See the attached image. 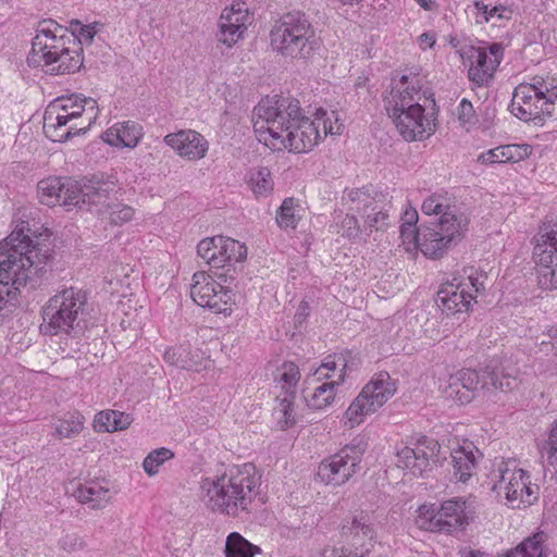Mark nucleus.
Returning <instances> with one entry per match:
<instances>
[{
    "mask_svg": "<svg viewBox=\"0 0 557 557\" xmlns=\"http://www.w3.org/2000/svg\"><path fill=\"white\" fill-rule=\"evenodd\" d=\"M251 24V15L245 3H233L225 8L219 18L216 40L226 48H233L242 40Z\"/></svg>",
    "mask_w": 557,
    "mask_h": 557,
    "instance_id": "obj_22",
    "label": "nucleus"
},
{
    "mask_svg": "<svg viewBox=\"0 0 557 557\" xmlns=\"http://www.w3.org/2000/svg\"><path fill=\"white\" fill-rule=\"evenodd\" d=\"M374 413H376L375 410L360 396L356 395L342 413L339 422L345 430H355Z\"/></svg>",
    "mask_w": 557,
    "mask_h": 557,
    "instance_id": "obj_37",
    "label": "nucleus"
},
{
    "mask_svg": "<svg viewBox=\"0 0 557 557\" xmlns=\"http://www.w3.org/2000/svg\"><path fill=\"white\" fill-rule=\"evenodd\" d=\"M75 37L69 28L60 25L51 18L38 22L36 36L32 41V50L27 57V63L33 67H45L54 61L66 46L74 44Z\"/></svg>",
    "mask_w": 557,
    "mask_h": 557,
    "instance_id": "obj_13",
    "label": "nucleus"
},
{
    "mask_svg": "<svg viewBox=\"0 0 557 557\" xmlns=\"http://www.w3.org/2000/svg\"><path fill=\"white\" fill-rule=\"evenodd\" d=\"M135 213V210L131 207L123 206L120 210L111 213V219L114 223H123L129 221Z\"/></svg>",
    "mask_w": 557,
    "mask_h": 557,
    "instance_id": "obj_55",
    "label": "nucleus"
},
{
    "mask_svg": "<svg viewBox=\"0 0 557 557\" xmlns=\"http://www.w3.org/2000/svg\"><path fill=\"white\" fill-rule=\"evenodd\" d=\"M84 423L85 418L82 413L70 412L55 422L52 435L59 440L76 437L83 431Z\"/></svg>",
    "mask_w": 557,
    "mask_h": 557,
    "instance_id": "obj_44",
    "label": "nucleus"
},
{
    "mask_svg": "<svg viewBox=\"0 0 557 557\" xmlns=\"http://www.w3.org/2000/svg\"><path fill=\"white\" fill-rule=\"evenodd\" d=\"M59 547L64 552L73 553L83 549L85 542L76 533H66L59 540Z\"/></svg>",
    "mask_w": 557,
    "mask_h": 557,
    "instance_id": "obj_51",
    "label": "nucleus"
},
{
    "mask_svg": "<svg viewBox=\"0 0 557 557\" xmlns=\"http://www.w3.org/2000/svg\"><path fill=\"white\" fill-rule=\"evenodd\" d=\"M174 453L166 448V447H160L152 451H150L144 461L141 462V466L145 470V472L152 476L160 472L161 467L169 460H172L174 458Z\"/></svg>",
    "mask_w": 557,
    "mask_h": 557,
    "instance_id": "obj_47",
    "label": "nucleus"
},
{
    "mask_svg": "<svg viewBox=\"0 0 557 557\" xmlns=\"http://www.w3.org/2000/svg\"><path fill=\"white\" fill-rule=\"evenodd\" d=\"M304 214V208L296 198H286L283 200L276 212V223L281 230L294 231Z\"/></svg>",
    "mask_w": 557,
    "mask_h": 557,
    "instance_id": "obj_39",
    "label": "nucleus"
},
{
    "mask_svg": "<svg viewBox=\"0 0 557 557\" xmlns=\"http://www.w3.org/2000/svg\"><path fill=\"white\" fill-rule=\"evenodd\" d=\"M445 459L440 444L424 435H413L396 446V465L413 476H423Z\"/></svg>",
    "mask_w": 557,
    "mask_h": 557,
    "instance_id": "obj_12",
    "label": "nucleus"
},
{
    "mask_svg": "<svg viewBox=\"0 0 557 557\" xmlns=\"http://www.w3.org/2000/svg\"><path fill=\"white\" fill-rule=\"evenodd\" d=\"M429 98L418 75H401L394 81L386 110L406 141H422L436 131V113L429 110Z\"/></svg>",
    "mask_w": 557,
    "mask_h": 557,
    "instance_id": "obj_3",
    "label": "nucleus"
},
{
    "mask_svg": "<svg viewBox=\"0 0 557 557\" xmlns=\"http://www.w3.org/2000/svg\"><path fill=\"white\" fill-rule=\"evenodd\" d=\"M190 297L200 307L228 317L236 305L235 293L221 285L206 271L196 272L190 285Z\"/></svg>",
    "mask_w": 557,
    "mask_h": 557,
    "instance_id": "obj_17",
    "label": "nucleus"
},
{
    "mask_svg": "<svg viewBox=\"0 0 557 557\" xmlns=\"http://www.w3.org/2000/svg\"><path fill=\"white\" fill-rule=\"evenodd\" d=\"M132 422L133 418L131 414L119 410L107 409L95 416L92 426L98 433H112L127 429Z\"/></svg>",
    "mask_w": 557,
    "mask_h": 557,
    "instance_id": "obj_36",
    "label": "nucleus"
},
{
    "mask_svg": "<svg viewBox=\"0 0 557 557\" xmlns=\"http://www.w3.org/2000/svg\"><path fill=\"white\" fill-rule=\"evenodd\" d=\"M103 139L110 146L134 148L139 143V128L133 121L117 123L104 133Z\"/></svg>",
    "mask_w": 557,
    "mask_h": 557,
    "instance_id": "obj_35",
    "label": "nucleus"
},
{
    "mask_svg": "<svg viewBox=\"0 0 557 557\" xmlns=\"http://www.w3.org/2000/svg\"><path fill=\"white\" fill-rule=\"evenodd\" d=\"M423 10L432 11L435 9L436 3L433 0H414Z\"/></svg>",
    "mask_w": 557,
    "mask_h": 557,
    "instance_id": "obj_58",
    "label": "nucleus"
},
{
    "mask_svg": "<svg viewBox=\"0 0 557 557\" xmlns=\"http://www.w3.org/2000/svg\"><path fill=\"white\" fill-rule=\"evenodd\" d=\"M371 191V188L347 189L342 198L345 208L364 215L363 232L366 239L373 231L386 227L389 218L386 210L377 209V202Z\"/></svg>",
    "mask_w": 557,
    "mask_h": 557,
    "instance_id": "obj_20",
    "label": "nucleus"
},
{
    "mask_svg": "<svg viewBox=\"0 0 557 557\" xmlns=\"http://www.w3.org/2000/svg\"><path fill=\"white\" fill-rule=\"evenodd\" d=\"M87 295L79 288L67 287L53 295L42 307L40 332L44 335L76 336L82 331V314Z\"/></svg>",
    "mask_w": 557,
    "mask_h": 557,
    "instance_id": "obj_6",
    "label": "nucleus"
},
{
    "mask_svg": "<svg viewBox=\"0 0 557 557\" xmlns=\"http://www.w3.org/2000/svg\"><path fill=\"white\" fill-rule=\"evenodd\" d=\"M548 447V462L557 473V419L549 431Z\"/></svg>",
    "mask_w": 557,
    "mask_h": 557,
    "instance_id": "obj_52",
    "label": "nucleus"
},
{
    "mask_svg": "<svg viewBox=\"0 0 557 557\" xmlns=\"http://www.w3.org/2000/svg\"><path fill=\"white\" fill-rule=\"evenodd\" d=\"M70 188L75 190V199L78 200L77 208L85 205L103 203L110 196L116 193V182L104 174H94L89 178L71 183Z\"/></svg>",
    "mask_w": 557,
    "mask_h": 557,
    "instance_id": "obj_24",
    "label": "nucleus"
},
{
    "mask_svg": "<svg viewBox=\"0 0 557 557\" xmlns=\"http://www.w3.org/2000/svg\"><path fill=\"white\" fill-rule=\"evenodd\" d=\"M469 79L478 85L487 84L504 58V47L502 44L494 42L487 48H471L469 51Z\"/></svg>",
    "mask_w": 557,
    "mask_h": 557,
    "instance_id": "obj_23",
    "label": "nucleus"
},
{
    "mask_svg": "<svg viewBox=\"0 0 557 557\" xmlns=\"http://www.w3.org/2000/svg\"><path fill=\"white\" fill-rule=\"evenodd\" d=\"M272 418L277 430L286 431L294 428L298 422L295 397H281L278 395L276 397V405L273 408Z\"/></svg>",
    "mask_w": 557,
    "mask_h": 557,
    "instance_id": "obj_38",
    "label": "nucleus"
},
{
    "mask_svg": "<svg viewBox=\"0 0 557 557\" xmlns=\"http://www.w3.org/2000/svg\"><path fill=\"white\" fill-rule=\"evenodd\" d=\"M346 379V360L341 355L327 356L312 373L310 384H314L305 397L312 410L322 411L336 400L337 389Z\"/></svg>",
    "mask_w": 557,
    "mask_h": 557,
    "instance_id": "obj_11",
    "label": "nucleus"
},
{
    "mask_svg": "<svg viewBox=\"0 0 557 557\" xmlns=\"http://www.w3.org/2000/svg\"><path fill=\"white\" fill-rule=\"evenodd\" d=\"M482 376L480 372L471 369H461L454 374H450V387L448 389L449 394L457 395V392H454V386L461 384L462 393H459V397L461 398V405L469 404L475 397V393L481 385Z\"/></svg>",
    "mask_w": 557,
    "mask_h": 557,
    "instance_id": "obj_34",
    "label": "nucleus"
},
{
    "mask_svg": "<svg viewBox=\"0 0 557 557\" xmlns=\"http://www.w3.org/2000/svg\"><path fill=\"white\" fill-rule=\"evenodd\" d=\"M71 183H75V180L60 176H50L41 180L37 186L39 201L49 207L55 205L67 208L77 206L78 200H74L75 190L70 188Z\"/></svg>",
    "mask_w": 557,
    "mask_h": 557,
    "instance_id": "obj_25",
    "label": "nucleus"
},
{
    "mask_svg": "<svg viewBox=\"0 0 557 557\" xmlns=\"http://www.w3.org/2000/svg\"><path fill=\"white\" fill-rule=\"evenodd\" d=\"M532 153V147L528 144H508L481 152L478 162L483 165L503 163H517L527 159Z\"/></svg>",
    "mask_w": 557,
    "mask_h": 557,
    "instance_id": "obj_30",
    "label": "nucleus"
},
{
    "mask_svg": "<svg viewBox=\"0 0 557 557\" xmlns=\"http://www.w3.org/2000/svg\"><path fill=\"white\" fill-rule=\"evenodd\" d=\"M557 101V75H536L519 84L512 95L511 113L525 122L542 123Z\"/></svg>",
    "mask_w": 557,
    "mask_h": 557,
    "instance_id": "obj_5",
    "label": "nucleus"
},
{
    "mask_svg": "<svg viewBox=\"0 0 557 557\" xmlns=\"http://www.w3.org/2000/svg\"><path fill=\"white\" fill-rule=\"evenodd\" d=\"M346 210L347 212L345 214L343 212H338L334 218L333 227H335L336 233L352 242H366L363 227L361 228L359 226L358 220L355 216V213L358 212L349 211L347 208Z\"/></svg>",
    "mask_w": 557,
    "mask_h": 557,
    "instance_id": "obj_41",
    "label": "nucleus"
},
{
    "mask_svg": "<svg viewBox=\"0 0 557 557\" xmlns=\"http://www.w3.org/2000/svg\"><path fill=\"white\" fill-rule=\"evenodd\" d=\"M479 450L469 440H458L450 448L453 476L456 481L466 483L473 475Z\"/></svg>",
    "mask_w": 557,
    "mask_h": 557,
    "instance_id": "obj_28",
    "label": "nucleus"
},
{
    "mask_svg": "<svg viewBox=\"0 0 557 557\" xmlns=\"http://www.w3.org/2000/svg\"><path fill=\"white\" fill-rule=\"evenodd\" d=\"M418 219L417 210L408 206L403 212L400 226L417 227Z\"/></svg>",
    "mask_w": 557,
    "mask_h": 557,
    "instance_id": "obj_54",
    "label": "nucleus"
},
{
    "mask_svg": "<svg viewBox=\"0 0 557 557\" xmlns=\"http://www.w3.org/2000/svg\"><path fill=\"white\" fill-rule=\"evenodd\" d=\"M467 226L468 220L465 216L444 214L434 227L422 231L420 251L428 258H441L461 240Z\"/></svg>",
    "mask_w": 557,
    "mask_h": 557,
    "instance_id": "obj_15",
    "label": "nucleus"
},
{
    "mask_svg": "<svg viewBox=\"0 0 557 557\" xmlns=\"http://www.w3.org/2000/svg\"><path fill=\"white\" fill-rule=\"evenodd\" d=\"M461 557H487V555L480 550L465 549L461 552Z\"/></svg>",
    "mask_w": 557,
    "mask_h": 557,
    "instance_id": "obj_59",
    "label": "nucleus"
},
{
    "mask_svg": "<svg viewBox=\"0 0 557 557\" xmlns=\"http://www.w3.org/2000/svg\"><path fill=\"white\" fill-rule=\"evenodd\" d=\"M396 392L397 381L388 372L380 371L371 376L357 395L377 412L394 397Z\"/></svg>",
    "mask_w": 557,
    "mask_h": 557,
    "instance_id": "obj_27",
    "label": "nucleus"
},
{
    "mask_svg": "<svg viewBox=\"0 0 557 557\" xmlns=\"http://www.w3.org/2000/svg\"><path fill=\"white\" fill-rule=\"evenodd\" d=\"M474 18L478 24L493 23L497 24L502 21H509L512 16V9L505 4L490 7L483 1L474 2Z\"/></svg>",
    "mask_w": 557,
    "mask_h": 557,
    "instance_id": "obj_42",
    "label": "nucleus"
},
{
    "mask_svg": "<svg viewBox=\"0 0 557 557\" xmlns=\"http://www.w3.org/2000/svg\"><path fill=\"white\" fill-rule=\"evenodd\" d=\"M547 336L557 342V325H553L546 330Z\"/></svg>",
    "mask_w": 557,
    "mask_h": 557,
    "instance_id": "obj_60",
    "label": "nucleus"
},
{
    "mask_svg": "<svg viewBox=\"0 0 557 557\" xmlns=\"http://www.w3.org/2000/svg\"><path fill=\"white\" fill-rule=\"evenodd\" d=\"M488 480L492 490L498 496H504L512 508L529 507L539 499V485L532 482L530 473L515 459L496 460Z\"/></svg>",
    "mask_w": 557,
    "mask_h": 557,
    "instance_id": "obj_7",
    "label": "nucleus"
},
{
    "mask_svg": "<svg viewBox=\"0 0 557 557\" xmlns=\"http://www.w3.org/2000/svg\"><path fill=\"white\" fill-rule=\"evenodd\" d=\"M224 553L225 557H255L261 553V549L239 533L232 532L226 537Z\"/></svg>",
    "mask_w": 557,
    "mask_h": 557,
    "instance_id": "obj_45",
    "label": "nucleus"
},
{
    "mask_svg": "<svg viewBox=\"0 0 557 557\" xmlns=\"http://www.w3.org/2000/svg\"><path fill=\"white\" fill-rule=\"evenodd\" d=\"M309 310V306L307 302H301L299 306V314H306Z\"/></svg>",
    "mask_w": 557,
    "mask_h": 557,
    "instance_id": "obj_61",
    "label": "nucleus"
},
{
    "mask_svg": "<svg viewBox=\"0 0 557 557\" xmlns=\"http://www.w3.org/2000/svg\"><path fill=\"white\" fill-rule=\"evenodd\" d=\"M97 23L83 25L79 21L74 20L71 22V29L69 32L75 37V41L79 42V47H82L83 44H91L97 34Z\"/></svg>",
    "mask_w": 557,
    "mask_h": 557,
    "instance_id": "obj_48",
    "label": "nucleus"
},
{
    "mask_svg": "<svg viewBox=\"0 0 557 557\" xmlns=\"http://www.w3.org/2000/svg\"><path fill=\"white\" fill-rule=\"evenodd\" d=\"M190 354L191 347L182 344L168 348L164 352V360L176 368L194 372H201L212 368L213 361L203 350L196 349L195 356L198 357V361L188 360Z\"/></svg>",
    "mask_w": 557,
    "mask_h": 557,
    "instance_id": "obj_29",
    "label": "nucleus"
},
{
    "mask_svg": "<svg viewBox=\"0 0 557 557\" xmlns=\"http://www.w3.org/2000/svg\"><path fill=\"white\" fill-rule=\"evenodd\" d=\"M197 253L211 268L225 269L243 262L247 257V247L239 240L218 235L201 239Z\"/></svg>",
    "mask_w": 557,
    "mask_h": 557,
    "instance_id": "obj_19",
    "label": "nucleus"
},
{
    "mask_svg": "<svg viewBox=\"0 0 557 557\" xmlns=\"http://www.w3.org/2000/svg\"><path fill=\"white\" fill-rule=\"evenodd\" d=\"M421 236L422 232H419L417 227L400 226L401 243L408 252L420 250Z\"/></svg>",
    "mask_w": 557,
    "mask_h": 557,
    "instance_id": "obj_49",
    "label": "nucleus"
},
{
    "mask_svg": "<svg viewBox=\"0 0 557 557\" xmlns=\"http://www.w3.org/2000/svg\"><path fill=\"white\" fill-rule=\"evenodd\" d=\"M457 117L460 126L466 128L467 131H469L470 127L474 124V109L472 103L467 99H462L459 102L457 107Z\"/></svg>",
    "mask_w": 557,
    "mask_h": 557,
    "instance_id": "obj_50",
    "label": "nucleus"
},
{
    "mask_svg": "<svg viewBox=\"0 0 557 557\" xmlns=\"http://www.w3.org/2000/svg\"><path fill=\"white\" fill-rule=\"evenodd\" d=\"M471 517L462 498L437 503H424L416 510L414 523L423 531L453 534L462 531Z\"/></svg>",
    "mask_w": 557,
    "mask_h": 557,
    "instance_id": "obj_10",
    "label": "nucleus"
},
{
    "mask_svg": "<svg viewBox=\"0 0 557 557\" xmlns=\"http://www.w3.org/2000/svg\"><path fill=\"white\" fill-rule=\"evenodd\" d=\"M257 140L272 151L310 152L327 135H338L344 125L335 111L322 108L304 115L298 102L262 99L253 109Z\"/></svg>",
    "mask_w": 557,
    "mask_h": 557,
    "instance_id": "obj_1",
    "label": "nucleus"
},
{
    "mask_svg": "<svg viewBox=\"0 0 557 557\" xmlns=\"http://www.w3.org/2000/svg\"><path fill=\"white\" fill-rule=\"evenodd\" d=\"M492 383L496 388L504 392L511 391L517 386V377L509 373H502V377H499L498 373H493Z\"/></svg>",
    "mask_w": 557,
    "mask_h": 557,
    "instance_id": "obj_53",
    "label": "nucleus"
},
{
    "mask_svg": "<svg viewBox=\"0 0 557 557\" xmlns=\"http://www.w3.org/2000/svg\"><path fill=\"white\" fill-rule=\"evenodd\" d=\"M359 462L360 455L357 447L345 446L320 461L315 480L326 486L339 487L356 473Z\"/></svg>",
    "mask_w": 557,
    "mask_h": 557,
    "instance_id": "obj_18",
    "label": "nucleus"
},
{
    "mask_svg": "<svg viewBox=\"0 0 557 557\" xmlns=\"http://www.w3.org/2000/svg\"><path fill=\"white\" fill-rule=\"evenodd\" d=\"M245 184L256 199L269 197L274 189L272 173L267 166H252L245 174Z\"/></svg>",
    "mask_w": 557,
    "mask_h": 557,
    "instance_id": "obj_33",
    "label": "nucleus"
},
{
    "mask_svg": "<svg viewBox=\"0 0 557 557\" xmlns=\"http://www.w3.org/2000/svg\"><path fill=\"white\" fill-rule=\"evenodd\" d=\"M107 485V482L88 481L76 487L74 496L79 503L87 504L91 509H99L104 507L112 497Z\"/></svg>",
    "mask_w": 557,
    "mask_h": 557,
    "instance_id": "obj_32",
    "label": "nucleus"
},
{
    "mask_svg": "<svg viewBox=\"0 0 557 557\" xmlns=\"http://www.w3.org/2000/svg\"><path fill=\"white\" fill-rule=\"evenodd\" d=\"M449 208L448 193L444 189L436 190L424 198L421 210L426 215L450 214L446 211Z\"/></svg>",
    "mask_w": 557,
    "mask_h": 557,
    "instance_id": "obj_46",
    "label": "nucleus"
},
{
    "mask_svg": "<svg viewBox=\"0 0 557 557\" xmlns=\"http://www.w3.org/2000/svg\"><path fill=\"white\" fill-rule=\"evenodd\" d=\"M82 51L79 42L74 41V44H70L58 54L54 61L46 64L47 72L54 75H63L79 71L84 62Z\"/></svg>",
    "mask_w": 557,
    "mask_h": 557,
    "instance_id": "obj_31",
    "label": "nucleus"
},
{
    "mask_svg": "<svg viewBox=\"0 0 557 557\" xmlns=\"http://www.w3.org/2000/svg\"><path fill=\"white\" fill-rule=\"evenodd\" d=\"M300 380L299 368L294 362H284L276 369L274 381L284 396L295 397L296 387Z\"/></svg>",
    "mask_w": 557,
    "mask_h": 557,
    "instance_id": "obj_43",
    "label": "nucleus"
},
{
    "mask_svg": "<svg viewBox=\"0 0 557 557\" xmlns=\"http://www.w3.org/2000/svg\"><path fill=\"white\" fill-rule=\"evenodd\" d=\"M96 107L97 102L92 98L75 94L70 97L55 99L47 107L44 114V132L46 136L52 141L64 143L75 135L85 133L96 116H89L88 124L84 126H78L77 124L67 126V124L81 117L86 108L92 111Z\"/></svg>",
    "mask_w": 557,
    "mask_h": 557,
    "instance_id": "obj_8",
    "label": "nucleus"
},
{
    "mask_svg": "<svg viewBox=\"0 0 557 557\" xmlns=\"http://www.w3.org/2000/svg\"><path fill=\"white\" fill-rule=\"evenodd\" d=\"M536 282L545 290L557 289V225H543L532 239Z\"/></svg>",
    "mask_w": 557,
    "mask_h": 557,
    "instance_id": "obj_14",
    "label": "nucleus"
},
{
    "mask_svg": "<svg viewBox=\"0 0 557 557\" xmlns=\"http://www.w3.org/2000/svg\"><path fill=\"white\" fill-rule=\"evenodd\" d=\"M437 37L434 32H425L421 34L417 42L421 50L432 49L436 44Z\"/></svg>",
    "mask_w": 557,
    "mask_h": 557,
    "instance_id": "obj_56",
    "label": "nucleus"
},
{
    "mask_svg": "<svg viewBox=\"0 0 557 557\" xmlns=\"http://www.w3.org/2000/svg\"><path fill=\"white\" fill-rule=\"evenodd\" d=\"M342 535L347 539L351 548L325 550L324 557H364L373 547L374 530L363 517H355L344 523Z\"/></svg>",
    "mask_w": 557,
    "mask_h": 557,
    "instance_id": "obj_21",
    "label": "nucleus"
},
{
    "mask_svg": "<svg viewBox=\"0 0 557 557\" xmlns=\"http://www.w3.org/2000/svg\"><path fill=\"white\" fill-rule=\"evenodd\" d=\"M24 222L0 243V318L13 312L21 287L39 286L52 270L50 244L36 242L25 234Z\"/></svg>",
    "mask_w": 557,
    "mask_h": 557,
    "instance_id": "obj_2",
    "label": "nucleus"
},
{
    "mask_svg": "<svg viewBox=\"0 0 557 557\" xmlns=\"http://www.w3.org/2000/svg\"><path fill=\"white\" fill-rule=\"evenodd\" d=\"M449 387H450V376H449V377H448V380H447V384H446L445 386H442V388H443V393H444V395H445L447 398H450V399H453L454 401H456V403H458V404H460V405H461V398L459 397V394H457V395H455V394L450 395V394H449V392H448ZM457 391H458V393H462L461 384L456 385V387L454 386V392H457Z\"/></svg>",
    "mask_w": 557,
    "mask_h": 557,
    "instance_id": "obj_57",
    "label": "nucleus"
},
{
    "mask_svg": "<svg viewBox=\"0 0 557 557\" xmlns=\"http://www.w3.org/2000/svg\"><path fill=\"white\" fill-rule=\"evenodd\" d=\"M483 289L481 275L470 269L463 275L444 283L437 293V304L446 313L455 314L469 310L478 293Z\"/></svg>",
    "mask_w": 557,
    "mask_h": 557,
    "instance_id": "obj_16",
    "label": "nucleus"
},
{
    "mask_svg": "<svg viewBox=\"0 0 557 557\" xmlns=\"http://www.w3.org/2000/svg\"><path fill=\"white\" fill-rule=\"evenodd\" d=\"M164 143L181 158L189 161L205 158L209 149L208 140L200 133L193 129H182L168 134L164 137Z\"/></svg>",
    "mask_w": 557,
    "mask_h": 557,
    "instance_id": "obj_26",
    "label": "nucleus"
},
{
    "mask_svg": "<svg viewBox=\"0 0 557 557\" xmlns=\"http://www.w3.org/2000/svg\"><path fill=\"white\" fill-rule=\"evenodd\" d=\"M196 349L197 348H191V354H190L188 360H190V361H198V357L195 356L196 355Z\"/></svg>",
    "mask_w": 557,
    "mask_h": 557,
    "instance_id": "obj_62",
    "label": "nucleus"
},
{
    "mask_svg": "<svg viewBox=\"0 0 557 557\" xmlns=\"http://www.w3.org/2000/svg\"><path fill=\"white\" fill-rule=\"evenodd\" d=\"M546 541L547 534L539 531L522 541L515 549L507 552L504 557H546Z\"/></svg>",
    "mask_w": 557,
    "mask_h": 557,
    "instance_id": "obj_40",
    "label": "nucleus"
},
{
    "mask_svg": "<svg viewBox=\"0 0 557 557\" xmlns=\"http://www.w3.org/2000/svg\"><path fill=\"white\" fill-rule=\"evenodd\" d=\"M259 485L253 466L245 463L231 467L222 474L202 478L200 492L212 512L238 518L252 510Z\"/></svg>",
    "mask_w": 557,
    "mask_h": 557,
    "instance_id": "obj_4",
    "label": "nucleus"
},
{
    "mask_svg": "<svg viewBox=\"0 0 557 557\" xmlns=\"http://www.w3.org/2000/svg\"><path fill=\"white\" fill-rule=\"evenodd\" d=\"M273 51L292 59H306L313 50L314 36L310 22L299 11L283 14L270 32Z\"/></svg>",
    "mask_w": 557,
    "mask_h": 557,
    "instance_id": "obj_9",
    "label": "nucleus"
}]
</instances>
